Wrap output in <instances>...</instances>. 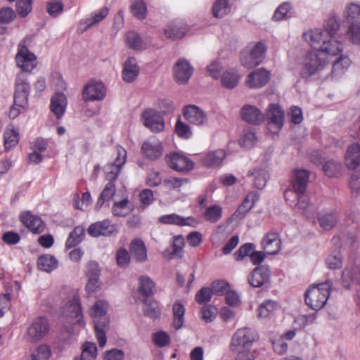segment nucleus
<instances>
[{
  "mask_svg": "<svg viewBox=\"0 0 360 360\" xmlns=\"http://www.w3.org/2000/svg\"><path fill=\"white\" fill-rule=\"evenodd\" d=\"M340 29V22L336 17H330L324 24L323 29H314L304 37L314 50H321L328 55L337 56L342 51V44L335 39Z\"/></svg>",
  "mask_w": 360,
  "mask_h": 360,
  "instance_id": "1",
  "label": "nucleus"
},
{
  "mask_svg": "<svg viewBox=\"0 0 360 360\" xmlns=\"http://www.w3.org/2000/svg\"><path fill=\"white\" fill-rule=\"evenodd\" d=\"M309 172L306 169H297L291 179L292 189L285 192V199L294 210L305 211L310 204V199L306 190L308 186Z\"/></svg>",
  "mask_w": 360,
  "mask_h": 360,
  "instance_id": "2",
  "label": "nucleus"
},
{
  "mask_svg": "<svg viewBox=\"0 0 360 360\" xmlns=\"http://www.w3.org/2000/svg\"><path fill=\"white\" fill-rule=\"evenodd\" d=\"M326 52L321 50H314L308 53L303 63L300 75V77L311 81L314 79L319 72L328 65V60L325 56Z\"/></svg>",
  "mask_w": 360,
  "mask_h": 360,
  "instance_id": "3",
  "label": "nucleus"
},
{
  "mask_svg": "<svg viewBox=\"0 0 360 360\" xmlns=\"http://www.w3.org/2000/svg\"><path fill=\"white\" fill-rule=\"evenodd\" d=\"M126 161V150L123 148L117 149V155L114 162L105 167L106 178L108 182L100 195L108 202L115 193V181L117 179L122 167Z\"/></svg>",
  "mask_w": 360,
  "mask_h": 360,
  "instance_id": "4",
  "label": "nucleus"
},
{
  "mask_svg": "<svg viewBox=\"0 0 360 360\" xmlns=\"http://www.w3.org/2000/svg\"><path fill=\"white\" fill-rule=\"evenodd\" d=\"M332 283L329 280L317 285H311L306 291L304 301L313 310L323 308L329 298Z\"/></svg>",
  "mask_w": 360,
  "mask_h": 360,
  "instance_id": "5",
  "label": "nucleus"
},
{
  "mask_svg": "<svg viewBox=\"0 0 360 360\" xmlns=\"http://www.w3.org/2000/svg\"><path fill=\"white\" fill-rule=\"evenodd\" d=\"M256 335L251 328H243L238 329L231 340V349L238 353H243L255 341Z\"/></svg>",
  "mask_w": 360,
  "mask_h": 360,
  "instance_id": "6",
  "label": "nucleus"
},
{
  "mask_svg": "<svg viewBox=\"0 0 360 360\" xmlns=\"http://www.w3.org/2000/svg\"><path fill=\"white\" fill-rule=\"evenodd\" d=\"M63 316L70 319V321L77 323L80 326H84L83 314L79 294L75 292L72 297L62 308Z\"/></svg>",
  "mask_w": 360,
  "mask_h": 360,
  "instance_id": "7",
  "label": "nucleus"
},
{
  "mask_svg": "<svg viewBox=\"0 0 360 360\" xmlns=\"http://www.w3.org/2000/svg\"><path fill=\"white\" fill-rule=\"evenodd\" d=\"M342 282L347 289L356 285V302L360 306V264L355 262L346 267L342 273Z\"/></svg>",
  "mask_w": 360,
  "mask_h": 360,
  "instance_id": "8",
  "label": "nucleus"
},
{
  "mask_svg": "<svg viewBox=\"0 0 360 360\" xmlns=\"http://www.w3.org/2000/svg\"><path fill=\"white\" fill-rule=\"evenodd\" d=\"M119 232L116 224H112L109 219H104L91 224L88 229V234L94 238L100 236L110 237L115 236Z\"/></svg>",
  "mask_w": 360,
  "mask_h": 360,
  "instance_id": "9",
  "label": "nucleus"
},
{
  "mask_svg": "<svg viewBox=\"0 0 360 360\" xmlns=\"http://www.w3.org/2000/svg\"><path fill=\"white\" fill-rule=\"evenodd\" d=\"M266 117L269 129L274 133H278L283 127L284 110L276 103H271L268 106Z\"/></svg>",
  "mask_w": 360,
  "mask_h": 360,
  "instance_id": "10",
  "label": "nucleus"
},
{
  "mask_svg": "<svg viewBox=\"0 0 360 360\" xmlns=\"http://www.w3.org/2000/svg\"><path fill=\"white\" fill-rule=\"evenodd\" d=\"M15 59L17 66L22 70L21 73L30 72L37 66V57L24 46H18Z\"/></svg>",
  "mask_w": 360,
  "mask_h": 360,
  "instance_id": "11",
  "label": "nucleus"
},
{
  "mask_svg": "<svg viewBox=\"0 0 360 360\" xmlns=\"http://www.w3.org/2000/svg\"><path fill=\"white\" fill-rule=\"evenodd\" d=\"M49 328L50 326L46 318L37 317L27 328V338L30 341L36 342L48 333Z\"/></svg>",
  "mask_w": 360,
  "mask_h": 360,
  "instance_id": "12",
  "label": "nucleus"
},
{
  "mask_svg": "<svg viewBox=\"0 0 360 360\" xmlns=\"http://www.w3.org/2000/svg\"><path fill=\"white\" fill-rule=\"evenodd\" d=\"M143 124L152 132L158 133L165 129L164 118L161 113L155 110H145L142 114Z\"/></svg>",
  "mask_w": 360,
  "mask_h": 360,
  "instance_id": "13",
  "label": "nucleus"
},
{
  "mask_svg": "<svg viewBox=\"0 0 360 360\" xmlns=\"http://www.w3.org/2000/svg\"><path fill=\"white\" fill-rule=\"evenodd\" d=\"M183 114L186 120L196 126H205L208 123L207 114L195 105H188L184 108Z\"/></svg>",
  "mask_w": 360,
  "mask_h": 360,
  "instance_id": "14",
  "label": "nucleus"
},
{
  "mask_svg": "<svg viewBox=\"0 0 360 360\" xmlns=\"http://www.w3.org/2000/svg\"><path fill=\"white\" fill-rule=\"evenodd\" d=\"M106 94L104 84L102 82L91 81L85 85L82 96L86 101H101Z\"/></svg>",
  "mask_w": 360,
  "mask_h": 360,
  "instance_id": "15",
  "label": "nucleus"
},
{
  "mask_svg": "<svg viewBox=\"0 0 360 360\" xmlns=\"http://www.w3.org/2000/svg\"><path fill=\"white\" fill-rule=\"evenodd\" d=\"M271 276V271L267 265L255 267L248 276V283L254 288H259L268 283Z\"/></svg>",
  "mask_w": 360,
  "mask_h": 360,
  "instance_id": "16",
  "label": "nucleus"
},
{
  "mask_svg": "<svg viewBox=\"0 0 360 360\" xmlns=\"http://www.w3.org/2000/svg\"><path fill=\"white\" fill-rule=\"evenodd\" d=\"M165 159L169 166L177 172H188L193 168V161L178 153L166 155Z\"/></svg>",
  "mask_w": 360,
  "mask_h": 360,
  "instance_id": "17",
  "label": "nucleus"
},
{
  "mask_svg": "<svg viewBox=\"0 0 360 360\" xmlns=\"http://www.w3.org/2000/svg\"><path fill=\"white\" fill-rule=\"evenodd\" d=\"M30 89V84L27 81L25 73H19L15 79V91L14 95V102L22 105L27 101L29 91Z\"/></svg>",
  "mask_w": 360,
  "mask_h": 360,
  "instance_id": "18",
  "label": "nucleus"
},
{
  "mask_svg": "<svg viewBox=\"0 0 360 360\" xmlns=\"http://www.w3.org/2000/svg\"><path fill=\"white\" fill-rule=\"evenodd\" d=\"M188 25L184 20H176L169 22L164 29L165 37L172 40L183 38L188 32Z\"/></svg>",
  "mask_w": 360,
  "mask_h": 360,
  "instance_id": "19",
  "label": "nucleus"
},
{
  "mask_svg": "<svg viewBox=\"0 0 360 360\" xmlns=\"http://www.w3.org/2000/svg\"><path fill=\"white\" fill-rule=\"evenodd\" d=\"M193 68L188 60L179 58L174 67V74L176 82L186 84L193 75Z\"/></svg>",
  "mask_w": 360,
  "mask_h": 360,
  "instance_id": "20",
  "label": "nucleus"
},
{
  "mask_svg": "<svg viewBox=\"0 0 360 360\" xmlns=\"http://www.w3.org/2000/svg\"><path fill=\"white\" fill-rule=\"evenodd\" d=\"M20 221L29 229L33 233L39 234L44 231L45 224L41 219L32 214L30 211L21 213Z\"/></svg>",
  "mask_w": 360,
  "mask_h": 360,
  "instance_id": "21",
  "label": "nucleus"
},
{
  "mask_svg": "<svg viewBox=\"0 0 360 360\" xmlns=\"http://www.w3.org/2000/svg\"><path fill=\"white\" fill-rule=\"evenodd\" d=\"M270 77V72L264 68H259L248 75L246 83L250 88H260L268 83Z\"/></svg>",
  "mask_w": 360,
  "mask_h": 360,
  "instance_id": "22",
  "label": "nucleus"
},
{
  "mask_svg": "<svg viewBox=\"0 0 360 360\" xmlns=\"http://www.w3.org/2000/svg\"><path fill=\"white\" fill-rule=\"evenodd\" d=\"M240 116L245 122L259 125L264 120V116L259 108L252 105H245L240 109Z\"/></svg>",
  "mask_w": 360,
  "mask_h": 360,
  "instance_id": "23",
  "label": "nucleus"
},
{
  "mask_svg": "<svg viewBox=\"0 0 360 360\" xmlns=\"http://www.w3.org/2000/svg\"><path fill=\"white\" fill-rule=\"evenodd\" d=\"M67 98L63 93H56L51 99L50 109L58 120L62 118L67 106Z\"/></svg>",
  "mask_w": 360,
  "mask_h": 360,
  "instance_id": "24",
  "label": "nucleus"
},
{
  "mask_svg": "<svg viewBox=\"0 0 360 360\" xmlns=\"http://www.w3.org/2000/svg\"><path fill=\"white\" fill-rule=\"evenodd\" d=\"M139 74V68L137 65L136 59L134 57L129 58L123 64L122 77L124 82L131 83L134 82Z\"/></svg>",
  "mask_w": 360,
  "mask_h": 360,
  "instance_id": "25",
  "label": "nucleus"
},
{
  "mask_svg": "<svg viewBox=\"0 0 360 360\" xmlns=\"http://www.w3.org/2000/svg\"><path fill=\"white\" fill-rule=\"evenodd\" d=\"M141 151L148 159L153 160L162 155V147L159 141L149 140L143 143Z\"/></svg>",
  "mask_w": 360,
  "mask_h": 360,
  "instance_id": "26",
  "label": "nucleus"
},
{
  "mask_svg": "<svg viewBox=\"0 0 360 360\" xmlns=\"http://www.w3.org/2000/svg\"><path fill=\"white\" fill-rule=\"evenodd\" d=\"M345 165L351 169L360 165V144L353 143L348 146L345 154Z\"/></svg>",
  "mask_w": 360,
  "mask_h": 360,
  "instance_id": "27",
  "label": "nucleus"
},
{
  "mask_svg": "<svg viewBox=\"0 0 360 360\" xmlns=\"http://www.w3.org/2000/svg\"><path fill=\"white\" fill-rule=\"evenodd\" d=\"M262 245L266 254L276 255L281 249V241L277 233H269L262 239Z\"/></svg>",
  "mask_w": 360,
  "mask_h": 360,
  "instance_id": "28",
  "label": "nucleus"
},
{
  "mask_svg": "<svg viewBox=\"0 0 360 360\" xmlns=\"http://www.w3.org/2000/svg\"><path fill=\"white\" fill-rule=\"evenodd\" d=\"M338 214L336 210L321 212L318 214V221L320 226L326 230H331L338 221Z\"/></svg>",
  "mask_w": 360,
  "mask_h": 360,
  "instance_id": "29",
  "label": "nucleus"
},
{
  "mask_svg": "<svg viewBox=\"0 0 360 360\" xmlns=\"http://www.w3.org/2000/svg\"><path fill=\"white\" fill-rule=\"evenodd\" d=\"M108 304L103 300H97L91 309L90 314L94 319V323L102 321L103 319L109 323V318L107 316Z\"/></svg>",
  "mask_w": 360,
  "mask_h": 360,
  "instance_id": "30",
  "label": "nucleus"
},
{
  "mask_svg": "<svg viewBox=\"0 0 360 360\" xmlns=\"http://www.w3.org/2000/svg\"><path fill=\"white\" fill-rule=\"evenodd\" d=\"M138 291L143 298H148L155 292V284L148 276H141L139 278Z\"/></svg>",
  "mask_w": 360,
  "mask_h": 360,
  "instance_id": "31",
  "label": "nucleus"
},
{
  "mask_svg": "<svg viewBox=\"0 0 360 360\" xmlns=\"http://www.w3.org/2000/svg\"><path fill=\"white\" fill-rule=\"evenodd\" d=\"M131 255L139 262H143L147 259V250L146 245L141 239H134L130 243Z\"/></svg>",
  "mask_w": 360,
  "mask_h": 360,
  "instance_id": "32",
  "label": "nucleus"
},
{
  "mask_svg": "<svg viewBox=\"0 0 360 360\" xmlns=\"http://www.w3.org/2000/svg\"><path fill=\"white\" fill-rule=\"evenodd\" d=\"M226 156L223 150H217L205 155L202 159V164L207 167H214L221 164Z\"/></svg>",
  "mask_w": 360,
  "mask_h": 360,
  "instance_id": "33",
  "label": "nucleus"
},
{
  "mask_svg": "<svg viewBox=\"0 0 360 360\" xmlns=\"http://www.w3.org/2000/svg\"><path fill=\"white\" fill-rule=\"evenodd\" d=\"M85 236V229L82 226H76L70 233L65 243V248L70 249L79 244Z\"/></svg>",
  "mask_w": 360,
  "mask_h": 360,
  "instance_id": "34",
  "label": "nucleus"
},
{
  "mask_svg": "<svg viewBox=\"0 0 360 360\" xmlns=\"http://www.w3.org/2000/svg\"><path fill=\"white\" fill-rule=\"evenodd\" d=\"M249 175L253 176L254 186L256 188L262 190L266 186L269 179V172L266 169L255 168L249 172Z\"/></svg>",
  "mask_w": 360,
  "mask_h": 360,
  "instance_id": "35",
  "label": "nucleus"
},
{
  "mask_svg": "<svg viewBox=\"0 0 360 360\" xmlns=\"http://www.w3.org/2000/svg\"><path fill=\"white\" fill-rule=\"evenodd\" d=\"M127 45L131 49L140 51L146 48V44L136 32H128L125 35Z\"/></svg>",
  "mask_w": 360,
  "mask_h": 360,
  "instance_id": "36",
  "label": "nucleus"
},
{
  "mask_svg": "<svg viewBox=\"0 0 360 360\" xmlns=\"http://www.w3.org/2000/svg\"><path fill=\"white\" fill-rule=\"evenodd\" d=\"M38 268L46 272H51L58 266V261L50 255H41L37 260Z\"/></svg>",
  "mask_w": 360,
  "mask_h": 360,
  "instance_id": "37",
  "label": "nucleus"
},
{
  "mask_svg": "<svg viewBox=\"0 0 360 360\" xmlns=\"http://www.w3.org/2000/svg\"><path fill=\"white\" fill-rule=\"evenodd\" d=\"M142 302L144 304L143 311L146 316L152 319H155L160 316L161 310L156 301L148 300V298H143Z\"/></svg>",
  "mask_w": 360,
  "mask_h": 360,
  "instance_id": "38",
  "label": "nucleus"
},
{
  "mask_svg": "<svg viewBox=\"0 0 360 360\" xmlns=\"http://www.w3.org/2000/svg\"><path fill=\"white\" fill-rule=\"evenodd\" d=\"M82 354L75 356L73 360H95L97 356V347L96 344L86 342L82 347Z\"/></svg>",
  "mask_w": 360,
  "mask_h": 360,
  "instance_id": "39",
  "label": "nucleus"
},
{
  "mask_svg": "<svg viewBox=\"0 0 360 360\" xmlns=\"http://www.w3.org/2000/svg\"><path fill=\"white\" fill-rule=\"evenodd\" d=\"M4 146L6 150H10L15 146L19 140L18 130L13 126H8L4 134Z\"/></svg>",
  "mask_w": 360,
  "mask_h": 360,
  "instance_id": "40",
  "label": "nucleus"
},
{
  "mask_svg": "<svg viewBox=\"0 0 360 360\" xmlns=\"http://www.w3.org/2000/svg\"><path fill=\"white\" fill-rule=\"evenodd\" d=\"M266 52L265 45L262 42H258L252 49V51L249 53L252 57V58L255 60V62L253 63H248L244 60V63L248 67H256L259 65L262 61Z\"/></svg>",
  "mask_w": 360,
  "mask_h": 360,
  "instance_id": "41",
  "label": "nucleus"
},
{
  "mask_svg": "<svg viewBox=\"0 0 360 360\" xmlns=\"http://www.w3.org/2000/svg\"><path fill=\"white\" fill-rule=\"evenodd\" d=\"M239 81V77L236 71L233 69L225 71L221 77V85L226 89L235 88Z\"/></svg>",
  "mask_w": 360,
  "mask_h": 360,
  "instance_id": "42",
  "label": "nucleus"
},
{
  "mask_svg": "<svg viewBox=\"0 0 360 360\" xmlns=\"http://www.w3.org/2000/svg\"><path fill=\"white\" fill-rule=\"evenodd\" d=\"M257 142V137L254 128L248 127L244 129L239 143L241 147L251 148Z\"/></svg>",
  "mask_w": 360,
  "mask_h": 360,
  "instance_id": "43",
  "label": "nucleus"
},
{
  "mask_svg": "<svg viewBox=\"0 0 360 360\" xmlns=\"http://www.w3.org/2000/svg\"><path fill=\"white\" fill-rule=\"evenodd\" d=\"M350 63L351 61L348 57L340 55L333 63L332 68L333 75L338 77L342 75L350 65Z\"/></svg>",
  "mask_w": 360,
  "mask_h": 360,
  "instance_id": "44",
  "label": "nucleus"
},
{
  "mask_svg": "<svg viewBox=\"0 0 360 360\" xmlns=\"http://www.w3.org/2000/svg\"><path fill=\"white\" fill-rule=\"evenodd\" d=\"M130 10L134 16L139 20L146 18L147 8L143 0H131Z\"/></svg>",
  "mask_w": 360,
  "mask_h": 360,
  "instance_id": "45",
  "label": "nucleus"
},
{
  "mask_svg": "<svg viewBox=\"0 0 360 360\" xmlns=\"http://www.w3.org/2000/svg\"><path fill=\"white\" fill-rule=\"evenodd\" d=\"M173 314V326L178 330L182 327L184 322L185 308L181 303L176 302L174 304Z\"/></svg>",
  "mask_w": 360,
  "mask_h": 360,
  "instance_id": "46",
  "label": "nucleus"
},
{
  "mask_svg": "<svg viewBox=\"0 0 360 360\" xmlns=\"http://www.w3.org/2000/svg\"><path fill=\"white\" fill-rule=\"evenodd\" d=\"M222 216V209L218 205L208 207L204 212V218L207 221L217 223Z\"/></svg>",
  "mask_w": 360,
  "mask_h": 360,
  "instance_id": "47",
  "label": "nucleus"
},
{
  "mask_svg": "<svg viewBox=\"0 0 360 360\" xmlns=\"http://www.w3.org/2000/svg\"><path fill=\"white\" fill-rule=\"evenodd\" d=\"M339 248L337 247L326 259V264L330 269H338L342 266V257Z\"/></svg>",
  "mask_w": 360,
  "mask_h": 360,
  "instance_id": "48",
  "label": "nucleus"
},
{
  "mask_svg": "<svg viewBox=\"0 0 360 360\" xmlns=\"http://www.w3.org/2000/svg\"><path fill=\"white\" fill-rule=\"evenodd\" d=\"M342 164L337 160H330L323 165V171L328 177L337 176L341 172Z\"/></svg>",
  "mask_w": 360,
  "mask_h": 360,
  "instance_id": "49",
  "label": "nucleus"
},
{
  "mask_svg": "<svg viewBox=\"0 0 360 360\" xmlns=\"http://www.w3.org/2000/svg\"><path fill=\"white\" fill-rule=\"evenodd\" d=\"M345 15L349 21L352 23L360 22V6L359 5L350 3L346 6Z\"/></svg>",
  "mask_w": 360,
  "mask_h": 360,
  "instance_id": "50",
  "label": "nucleus"
},
{
  "mask_svg": "<svg viewBox=\"0 0 360 360\" xmlns=\"http://www.w3.org/2000/svg\"><path fill=\"white\" fill-rule=\"evenodd\" d=\"M278 304L275 301L267 300L264 301L258 309V316L260 318H267L271 315L277 309Z\"/></svg>",
  "mask_w": 360,
  "mask_h": 360,
  "instance_id": "51",
  "label": "nucleus"
},
{
  "mask_svg": "<svg viewBox=\"0 0 360 360\" xmlns=\"http://www.w3.org/2000/svg\"><path fill=\"white\" fill-rule=\"evenodd\" d=\"M108 323H107V320L105 319H103L102 321H100L98 323H94L96 336L101 347H104L107 342L105 328L108 327Z\"/></svg>",
  "mask_w": 360,
  "mask_h": 360,
  "instance_id": "52",
  "label": "nucleus"
},
{
  "mask_svg": "<svg viewBox=\"0 0 360 360\" xmlns=\"http://www.w3.org/2000/svg\"><path fill=\"white\" fill-rule=\"evenodd\" d=\"M230 11L227 0H217L212 6L213 15L216 18H223Z\"/></svg>",
  "mask_w": 360,
  "mask_h": 360,
  "instance_id": "53",
  "label": "nucleus"
},
{
  "mask_svg": "<svg viewBox=\"0 0 360 360\" xmlns=\"http://www.w3.org/2000/svg\"><path fill=\"white\" fill-rule=\"evenodd\" d=\"M256 245L252 243H247L242 245L234 253L235 259L238 262L242 261L245 257H250L253 252Z\"/></svg>",
  "mask_w": 360,
  "mask_h": 360,
  "instance_id": "54",
  "label": "nucleus"
},
{
  "mask_svg": "<svg viewBox=\"0 0 360 360\" xmlns=\"http://www.w3.org/2000/svg\"><path fill=\"white\" fill-rule=\"evenodd\" d=\"M50 356V348L47 345H42L32 352L31 360H48Z\"/></svg>",
  "mask_w": 360,
  "mask_h": 360,
  "instance_id": "55",
  "label": "nucleus"
},
{
  "mask_svg": "<svg viewBox=\"0 0 360 360\" xmlns=\"http://www.w3.org/2000/svg\"><path fill=\"white\" fill-rule=\"evenodd\" d=\"M175 131L178 136L188 139L192 136V131L187 124L184 123L180 118L178 119L175 125Z\"/></svg>",
  "mask_w": 360,
  "mask_h": 360,
  "instance_id": "56",
  "label": "nucleus"
},
{
  "mask_svg": "<svg viewBox=\"0 0 360 360\" xmlns=\"http://www.w3.org/2000/svg\"><path fill=\"white\" fill-rule=\"evenodd\" d=\"M64 5L60 0H51L47 3V12L53 18L58 17L63 11Z\"/></svg>",
  "mask_w": 360,
  "mask_h": 360,
  "instance_id": "57",
  "label": "nucleus"
},
{
  "mask_svg": "<svg viewBox=\"0 0 360 360\" xmlns=\"http://www.w3.org/2000/svg\"><path fill=\"white\" fill-rule=\"evenodd\" d=\"M210 289L213 294L223 295L230 290V285L224 281H214L212 283Z\"/></svg>",
  "mask_w": 360,
  "mask_h": 360,
  "instance_id": "58",
  "label": "nucleus"
},
{
  "mask_svg": "<svg viewBox=\"0 0 360 360\" xmlns=\"http://www.w3.org/2000/svg\"><path fill=\"white\" fill-rule=\"evenodd\" d=\"M32 0H18L16 11L21 17H26L32 11Z\"/></svg>",
  "mask_w": 360,
  "mask_h": 360,
  "instance_id": "59",
  "label": "nucleus"
},
{
  "mask_svg": "<svg viewBox=\"0 0 360 360\" xmlns=\"http://www.w3.org/2000/svg\"><path fill=\"white\" fill-rule=\"evenodd\" d=\"M349 41L356 45H360V25L352 23L347 30Z\"/></svg>",
  "mask_w": 360,
  "mask_h": 360,
  "instance_id": "60",
  "label": "nucleus"
},
{
  "mask_svg": "<svg viewBox=\"0 0 360 360\" xmlns=\"http://www.w3.org/2000/svg\"><path fill=\"white\" fill-rule=\"evenodd\" d=\"M153 342L158 347H163L169 344L170 338L167 333L158 331L153 334Z\"/></svg>",
  "mask_w": 360,
  "mask_h": 360,
  "instance_id": "61",
  "label": "nucleus"
},
{
  "mask_svg": "<svg viewBox=\"0 0 360 360\" xmlns=\"http://www.w3.org/2000/svg\"><path fill=\"white\" fill-rule=\"evenodd\" d=\"M290 8V4L288 2L281 4L275 11L272 19L278 21L287 18Z\"/></svg>",
  "mask_w": 360,
  "mask_h": 360,
  "instance_id": "62",
  "label": "nucleus"
},
{
  "mask_svg": "<svg viewBox=\"0 0 360 360\" xmlns=\"http://www.w3.org/2000/svg\"><path fill=\"white\" fill-rule=\"evenodd\" d=\"M158 221L164 224H174L181 226L182 216L173 213L170 214L162 215L158 218Z\"/></svg>",
  "mask_w": 360,
  "mask_h": 360,
  "instance_id": "63",
  "label": "nucleus"
},
{
  "mask_svg": "<svg viewBox=\"0 0 360 360\" xmlns=\"http://www.w3.org/2000/svg\"><path fill=\"white\" fill-rule=\"evenodd\" d=\"M212 292L210 288L202 287L195 295V301L200 304L210 301Z\"/></svg>",
  "mask_w": 360,
  "mask_h": 360,
  "instance_id": "64",
  "label": "nucleus"
}]
</instances>
